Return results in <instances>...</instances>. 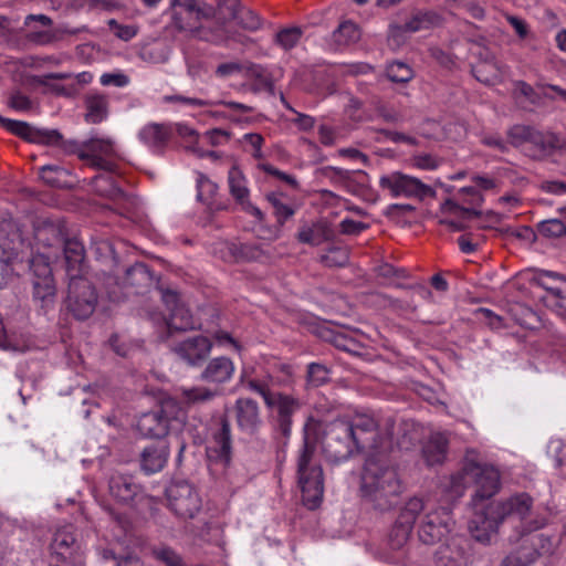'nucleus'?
I'll return each instance as SVG.
<instances>
[{
  "instance_id": "nucleus-45",
  "label": "nucleus",
  "mask_w": 566,
  "mask_h": 566,
  "mask_svg": "<svg viewBox=\"0 0 566 566\" xmlns=\"http://www.w3.org/2000/svg\"><path fill=\"white\" fill-rule=\"evenodd\" d=\"M151 557L165 566H187L182 556L172 547L160 544L150 548Z\"/></svg>"
},
{
  "instance_id": "nucleus-64",
  "label": "nucleus",
  "mask_w": 566,
  "mask_h": 566,
  "mask_svg": "<svg viewBox=\"0 0 566 566\" xmlns=\"http://www.w3.org/2000/svg\"><path fill=\"white\" fill-rule=\"evenodd\" d=\"M340 232L347 235H357L368 229V224L353 219H344L340 224Z\"/></svg>"
},
{
  "instance_id": "nucleus-53",
  "label": "nucleus",
  "mask_w": 566,
  "mask_h": 566,
  "mask_svg": "<svg viewBox=\"0 0 566 566\" xmlns=\"http://www.w3.org/2000/svg\"><path fill=\"white\" fill-rule=\"evenodd\" d=\"M302 34L303 31L298 27L286 28L276 33L275 42L284 50H291L298 43Z\"/></svg>"
},
{
  "instance_id": "nucleus-60",
  "label": "nucleus",
  "mask_w": 566,
  "mask_h": 566,
  "mask_svg": "<svg viewBox=\"0 0 566 566\" xmlns=\"http://www.w3.org/2000/svg\"><path fill=\"white\" fill-rule=\"evenodd\" d=\"M218 189V186L212 182L209 178H207L205 175L199 174L197 178V198L200 201H207L209 198H211Z\"/></svg>"
},
{
  "instance_id": "nucleus-42",
  "label": "nucleus",
  "mask_w": 566,
  "mask_h": 566,
  "mask_svg": "<svg viewBox=\"0 0 566 566\" xmlns=\"http://www.w3.org/2000/svg\"><path fill=\"white\" fill-rule=\"evenodd\" d=\"M359 39V28L352 21L342 22L332 33V41L336 49L356 43Z\"/></svg>"
},
{
  "instance_id": "nucleus-1",
  "label": "nucleus",
  "mask_w": 566,
  "mask_h": 566,
  "mask_svg": "<svg viewBox=\"0 0 566 566\" xmlns=\"http://www.w3.org/2000/svg\"><path fill=\"white\" fill-rule=\"evenodd\" d=\"M303 444L297 457V483L302 493V502L308 510L317 509L324 495V473L322 467L314 462L318 432L322 431L321 446L327 461L339 463L349 459L355 451H360L357 443L363 438L353 436L349 421L334 420L322 424L308 418L304 424Z\"/></svg>"
},
{
  "instance_id": "nucleus-30",
  "label": "nucleus",
  "mask_w": 566,
  "mask_h": 566,
  "mask_svg": "<svg viewBox=\"0 0 566 566\" xmlns=\"http://www.w3.org/2000/svg\"><path fill=\"white\" fill-rule=\"evenodd\" d=\"M61 251L65 260V269L69 279L71 274L81 275L85 261V249L83 243L76 238H66Z\"/></svg>"
},
{
  "instance_id": "nucleus-9",
  "label": "nucleus",
  "mask_w": 566,
  "mask_h": 566,
  "mask_svg": "<svg viewBox=\"0 0 566 566\" xmlns=\"http://www.w3.org/2000/svg\"><path fill=\"white\" fill-rule=\"evenodd\" d=\"M302 407L303 403L300 398L282 391L277 392L271 403L266 406V409L272 415L274 432L281 434L285 439H289L292 433L294 417Z\"/></svg>"
},
{
  "instance_id": "nucleus-58",
  "label": "nucleus",
  "mask_w": 566,
  "mask_h": 566,
  "mask_svg": "<svg viewBox=\"0 0 566 566\" xmlns=\"http://www.w3.org/2000/svg\"><path fill=\"white\" fill-rule=\"evenodd\" d=\"M67 175V170L55 165H46L40 169L41 179L52 187H62L60 177Z\"/></svg>"
},
{
  "instance_id": "nucleus-34",
  "label": "nucleus",
  "mask_w": 566,
  "mask_h": 566,
  "mask_svg": "<svg viewBox=\"0 0 566 566\" xmlns=\"http://www.w3.org/2000/svg\"><path fill=\"white\" fill-rule=\"evenodd\" d=\"M266 200L273 209L277 226L283 227L298 210V205L283 192H270Z\"/></svg>"
},
{
  "instance_id": "nucleus-3",
  "label": "nucleus",
  "mask_w": 566,
  "mask_h": 566,
  "mask_svg": "<svg viewBox=\"0 0 566 566\" xmlns=\"http://www.w3.org/2000/svg\"><path fill=\"white\" fill-rule=\"evenodd\" d=\"M403 492L402 482L389 457L370 452L365 460L359 494L363 503L380 513L392 510Z\"/></svg>"
},
{
  "instance_id": "nucleus-15",
  "label": "nucleus",
  "mask_w": 566,
  "mask_h": 566,
  "mask_svg": "<svg viewBox=\"0 0 566 566\" xmlns=\"http://www.w3.org/2000/svg\"><path fill=\"white\" fill-rule=\"evenodd\" d=\"M174 25L179 31L196 33L199 30V21L208 18L210 13L200 8L196 0H171Z\"/></svg>"
},
{
  "instance_id": "nucleus-63",
  "label": "nucleus",
  "mask_w": 566,
  "mask_h": 566,
  "mask_svg": "<svg viewBox=\"0 0 566 566\" xmlns=\"http://www.w3.org/2000/svg\"><path fill=\"white\" fill-rule=\"evenodd\" d=\"M8 106L18 112H27L31 109L32 102L27 95H23L20 91H14L9 96Z\"/></svg>"
},
{
  "instance_id": "nucleus-32",
  "label": "nucleus",
  "mask_w": 566,
  "mask_h": 566,
  "mask_svg": "<svg viewBox=\"0 0 566 566\" xmlns=\"http://www.w3.org/2000/svg\"><path fill=\"white\" fill-rule=\"evenodd\" d=\"M494 505L502 521L511 516H517L522 520L530 513L533 506V499L527 493H520L504 502H496Z\"/></svg>"
},
{
  "instance_id": "nucleus-10",
  "label": "nucleus",
  "mask_w": 566,
  "mask_h": 566,
  "mask_svg": "<svg viewBox=\"0 0 566 566\" xmlns=\"http://www.w3.org/2000/svg\"><path fill=\"white\" fill-rule=\"evenodd\" d=\"M175 403L165 402L143 413L137 420V430L146 438L161 440L169 431L170 422L175 418Z\"/></svg>"
},
{
  "instance_id": "nucleus-43",
  "label": "nucleus",
  "mask_w": 566,
  "mask_h": 566,
  "mask_svg": "<svg viewBox=\"0 0 566 566\" xmlns=\"http://www.w3.org/2000/svg\"><path fill=\"white\" fill-rule=\"evenodd\" d=\"M536 560L535 549L522 541L516 549L503 558L502 566H530Z\"/></svg>"
},
{
  "instance_id": "nucleus-23",
  "label": "nucleus",
  "mask_w": 566,
  "mask_h": 566,
  "mask_svg": "<svg viewBox=\"0 0 566 566\" xmlns=\"http://www.w3.org/2000/svg\"><path fill=\"white\" fill-rule=\"evenodd\" d=\"M52 19L45 14H29L24 19V25L29 29L25 38L38 45H46L54 41L55 34L51 30Z\"/></svg>"
},
{
  "instance_id": "nucleus-38",
  "label": "nucleus",
  "mask_w": 566,
  "mask_h": 566,
  "mask_svg": "<svg viewBox=\"0 0 566 566\" xmlns=\"http://www.w3.org/2000/svg\"><path fill=\"white\" fill-rule=\"evenodd\" d=\"M473 76L485 85H494L500 82V66L492 54L472 66Z\"/></svg>"
},
{
  "instance_id": "nucleus-6",
  "label": "nucleus",
  "mask_w": 566,
  "mask_h": 566,
  "mask_svg": "<svg viewBox=\"0 0 566 566\" xmlns=\"http://www.w3.org/2000/svg\"><path fill=\"white\" fill-rule=\"evenodd\" d=\"M97 305V293L94 285L82 275L71 274L66 307L80 321L88 318Z\"/></svg>"
},
{
  "instance_id": "nucleus-35",
  "label": "nucleus",
  "mask_w": 566,
  "mask_h": 566,
  "mask_svg": "<svg viewBox=\"0 0 566 566\" xmlns=\"http://www.w3.org/2000/svg\"><path fill=\"white\" fill-rule=\"evenodd\" d=\"M170 135L169 126L157 123L144 126L138 134L139 139L156 153L161 151L168 143Z\"/></svg>"
},
{
  "instance_id": "nucleus-44",
  "label": "nucleus",
  "mask_w": 566,
  "mask_h": 566,
  "mask_svg": "<svg viewBox=\"0 0 566 566\" xmlns=\"http://www.w3.org/2000/svg\"><path fill=\"white\" fill-rule=\"evenodd\" d=\"M17 260L11 252H0V291L9 287L19 277L14 268Z\"/></svg>"
},
{
  "instance_id": "nucleus-26",
  "label": "nucleus",
  "mask_w": 566,
  "mask_h": 566,
  "mask_svg": "<svg viewBox=\"0 0 566 566\" xmlns=\"http://www.w3.org/2000/svg\"><path fill=\"white\" fill-rule=\"evenodd\" d=\"M349 426L352 427L354 437L364 439L361 443H357L360 451L370 448L374 449L373 452H378V423L374 417L368 415H358L352 422L349 421Z\"/></svg>"
},
{
  "instance_id": "nucleus-33",
  "label": "nucleus",
  "mask_w": 566,
  "mask_h": 566,
  "mask_svg": "<svg viewBox=\"0 0 566 566\" xmlns=\"http://www.w3.org/2000/svg\"><path fill=\"white\" fill-rule=\"evenodd\" d=\"M220 6L224 7L228 10V14L243 29L256 31L261 28V18L255 12L241 7L239 0H223Z\"/></svg>"
},
{
  "instance_id": "nucleus-28",
  "label": "nucleus",
  "mask_w": 566,
  "mask_h": 566,
  "mask_svg": "<svg viewBox=\"0 0 566 566\" xmlns=\"http://www.w3.org/2000/svg\"><path fill=\"white\" fill-rule=\"evenodd\" d=\"M155 283L153 271L143 262L134 263L125 272V286L133 289L136 294L147 292Z\"/></svg>"
},
{
  "instance_id": "nucleus-49",
  "label": "nucleus",
  "mask_w": 566,
  "mask_h": 566,
  "mask_svg": "<svg viewBox=\"0 0 566 566\" xmlns=\"http://www.w3.org/2000/svg\"><path fill=\"white\" fill-rule=\"evenodd\" d=\"M535 128L528 125H514L507 130V138L510 144L515 147H526L530 143L531 136L534 134Z\"/></svg>"
},
{
  "instance_id": "nucleus-16",
  "label": "nucleus",
  "mask_w": 566,
  "mask_h": 566,
  "mask_svg": "<svg viewBox=\"0 0 566 566\" xmlns=\"http://www.w3.org/2000/svg\"><path fill=\"white\" fill-rule=\"evenodd\" d=\"M469 544L462 536H451L439 546L433 556L436 566H468Z\"/></svg>"
},
{
  "instance_id": "nucleus-37",
  "label": "nucleus",
  "mask_w": 566,
  "mask_h": 566,
  "mask_svg": "<svg viewBox=\"0 0 566 566\" xmlns=\"http://www.w3.org/2000/svg\"><path fill=\"white\" fill-rule=\"evenodd\" d=\"M448 439L443 433H433L423 447V458L428 465L442 463L448 450Z\"/></svg>"
},
{
  "instance_id": "nucleus-62",
  "label": "nucleus",
  "mask_w": 566,
  "mask_h": 566,
  "mask_svg": "<svg viewBox=\"0 0 566 566\" xmlns=\"http://www.w3.org/2000/svg\"><path fill=\"white\" fill-rule=\"evenodd\" d=\"M217 391L206 387H193L185 390V397L190 402H205L211 400Z\"/></svg>"
},
{
  "instance_id": "nucleus-20",
  "label": "nucleus",
  "mask_w": 566,
  "mask_h": 566,
  "mask_svg": "<svg viewBox=\"0 0 566 566\" xmlns=\"http://www.w3.org/2000/svg\"><path fill=\"white\" fill-rule=\"evenodd\" d=\"M169 458V446L165 440H158L146 446L139 455L140 470L149 475L160 472Z\"/></svg>"
},
{
  "instance_id": "nucleus-11",
  "label": "nucleus",
  "mask_w": 566,
  "mask_h": 566,
  "mask_svg": "<svg viewBox=\"0 0 566 566\" xmlns=\"http://www.w3.org/2000/svg\"><path fill=\"white\" fill-rule=\"evenodd\" d=\"M423 509L424 503L419 497H412L405 504L389 533L392 549H400L407 544L416 518Z\"/></svg>"
},
{
  "instance_id": "nucleus-50",
  "label": "nucleus",
  "mask_w": 566,
  "mask_h": 566,
  "mask_svg": "<svg viewBox=\"0 0 566 566\" xmlns=\"http://www.w3.org/2000/svg\"><path fill=\"white\" fill-rule=\"evenodd\" d=\"M69 77H71V74L67 73H49L33 76L32 82L38 85L48 86L51 92L57 95L69 96L71 92L65 86L49 83L50 80H66Z\"/></svg>"
},
{
  "instance_id": "nucleus-56",
  "label": "nucleus",
  "mask_w": 566,
  "mask_h": 566,
  "mask_svg": "<svg viewBox=\"0 0 566 566\" xmlns=\"http://www.w3.org/2000/svg\"><path fill=\"white\" fill-rule=\"evenodd\" d=\"M348 260V253L338 247L331 248L326 254H322L319 258L321 263L329 268L345 266Z\"/></svg>"
},
{
  "instance_id": "nucleus-54",
  "label": "nucleus",
  "mask_w": 566,
  "mask_h": 566,
  "mask_svg": "<svg viewBox=\"0 0 566 566\" xmlns=\"http://www.w3.org/2000/svg\"><path fill=\"white\" fill-rule=\"evenodd\" d=\"M247 75L250 77L255 78L256 81V88L258 91H272L273 90V82L268 74L266 70L259 64H250L247 67Z\"/></svg>"
},
{
  "instance_id": "nucleus-29",
  "label": "nucleus",
  "mask_w": 566,
  "mask_h": 566,
  "mask_svg": "<svg viewBox=\"0 0 566 566\" xmlns=\"http://www.w3.org/2000/svg\"><path fill=\"white\" fill-rule=\"evenodd\" d=\"M233 373V361L226 356H220L211 359L207 364L200 375V378L206 382L220 385L229 381L232 378Z\"/></svg>"
},
{
  "instance_id": "nucleus-8",
  "label": "nucleus",
  "mask_w": 566,
  "mask_h": 566,
  "mask_svg": "<svg viewBox=\"0 0 566 566\" xmlns=\"http://www.w3.org/2000/svg\"><path fill=\"white\" fill-rule=\"evenodd\" d=\"M379 186L382 190H388L390 196L395 198L406 197L423 200L427 197L436 196L434 189L430 186L423 184L416 177L405 175L400 171L381 176Z\"/></svg>"
},
{
  "instance_id": "nucleus-7",
  "label": "nucleus",
  "mask_w": 566,
  "mask_h": 566,
  "mask_svg": "<svg viewBox=\"0 0 566 566\" xmlns=\"http://www.w3.org/2000/svg\"><path fill=\"white\" fill-rule=\"evenodd\" d=\"M170 510L179 517L193 518L201 510V497L188 481H174L166 491Z\"/></svg>"
},
{
  "instance_id": "nucleus-27",
  "label": "nucleus",
  "mask_w": 566,
  "mask_h": 566,
  "mask_svg": "<svg viewBox=\"0 0 566 566\" xmlns=\"http://www.w3.org/2000/svg\"><path fill=\"white\" fill-rule=\"evenodd\" d=\"M221 253L229 263L260 261L265 255L260 245L240 242H224Z\"/></svg>"
},
{
  "instance_id": "nucleus-14",
  "label": "nucleus",
  "mask_w": 566,
  "mask_h": 566,
  "mask_svg": "<svg viewBox=\"0 0 566 566\" xmlns=\"http://www.w3.org/2000/svg\"><path fill=\"white\" fill-rule=\"evenodd\" d=\"M451 516L446 509H437L428 512L418 530L420 542L426 545H433L444 538L451 531Z\"/></svg>"
},
{
  "instance_id": "nucleus-24",
  "label": "nucleus",
  "mask_w": 566,
  "mask_h": 566,
  "mask_svg": "<svg viewBox=\"0 0 566 566\" xmlns=\"http://www.w3.org/2000/svg\"><path fill=\"white\" fill-rule=\"evenodd\" d=\"M85 150L88 153V164L91 167L102 169L106 172H114L116 164L104 158L114 153L113 143L107 139L92 138L85 142Z\"/></svg>"
},
{
  "instance_id": "nucleus-25",
  "label": "nucleus",
  "mask_w": 566,
  "mask_h": 566,
  "mask_svg": "<svg viewBox=\"0 0 566 566\" xmlns=\"http://www.w3.org/2000/svg\"><path fill=\"white\" fill-rule=\"evenodd\" d=\"M108 491L113 499L119 503H130L142 494L143 489L132 475L115 473L109 478Z\"/></svg>"
},
{
  "instance_id": "nucleus-40",
  "label": "nucleus",
  "mask_w": 566,
  "mask_h": 566,
  "mask_svg": "<svg viewBox=\"0 0 566 566\" xmlns=\"http://www.w3.org/2000/svg\"><path fill=\"white\" fill-rule=\"evenodd\" d=\"M167 326L170 332H186L196 329L199 326V323L193 318L190 311L182 304L174 307L172 312L169 314Z\"/></svg>"
},
{
  "instance_id": "nucleus-19",
  "label": "nucleus",
  "mask_w": 566,
  "mask_h": 566,
  "mask_svg": "<svg viewBox=\"0 0 566 566\" xmlns=\"http://www.w3.org/2000/svg\"><path fill=\"white\" fill-rule=\"evenodd\" d=\"M6 129L29 143L55 144L61 139V133L57 129L36 128L22 120L11 119Z\"/></svg>"
},
{
  "instance_id": "nucleus-61",
  "label": "nucleus",
  "mask_w": 566,
  "mask_h": 566,
  "mask_svg": "<svg viewBox=\"0 0 566 566\" xmlns=\"http://www.w3.org/2000/svg\"><path fill=\"white\" fill-rule=\"evenodd\" d=\"M107 24L114 34L123 41L132 40L138 32V28L136 25L119 24L115 19H111Z\"/></svg>"
},
{
  "instance_id": "nucleus-4",
  "label": "nucleus",
  "mask_w": 566,
  "mask_h": 566,
  "mask_svg": "<svg viewBox=\"0 0 566 566\" xmlns=\"http://www.w3.org/2000/svg\"><path fill=\"white\" fill-rule=\"evenodd\" d=\"M470 485L476 486L472 502L478 507L479 502L492 497L500 490V473L491 465L474 461L468 453L461 470L450 476L449 492L459 497Z\"/></svg>"
},
{
  "instance_id": "nucleus-57",
  "label": "nucleus",
  "mask_w": 566,
  "mask_h": 566,
  "mask_svg": "<svg viewBox=\"0 0 566 566\" xmlns=\"http://www.w3.org/2000/svg\"><path fill=\"white\" fill-rule=\"evenodd\" d=\"M48 146H59L64 153L70 155H77L81 160L88 159V153L85 150V142L80 143L74 139L64 140L61 135V139L55 144H46Z\"/></svg>"
},
{
  "instance_id": "nucleus-55",
  "label": "nucleus",
  "mask_w": 566,
  "mask_h": 566,
  "mask_svg": "<svg viewBox=\"0 0 566 566\" xmlns=\"http://www.w3.org/2000/svg\"><path fill=\"white\" fill-rule=\"evenodd\" d=\"M523 542L528 546L535 549L536 559L543 554L553 553V542L549 536L544 534H534L526 538H523Z\"/></svg>"
},
{
  "instance_id": "nucleus-48",
  "label": "nucleus",
  "mask_w": 566,
  "mask_h": 566,
  "mask_svg": "<svg viewBox=\"0 0 566 566\" xmlns=\"http://www.w3.org/2000/svg\"><path fill=\"white\" fill-rule=\"evenodd\" d=\"M436 19V14L431 12L419 11L415 13L408 21L396 28V32L406 30L407 33H415L423 29L430 28Z\"/></svg>"
},
{
  "instance_id": "nucleus-59",
  "label": "nucleus",
  "mask_w": 566,
  "mask_h": 566,
  "mask_svg": "<svg viewBox=\"0 0 566 566\" xmlns=\"http://www.w3.org/2000/svg\"><path fill=\"white\" fill-rule=\"evenodd\" d=\"M538 232L547 238L562 237L566 233V224L559 219L544 220L537 226Z\"/></svg>"
},
{
  "instance_id": "nucleus-31",
  "label": "nucleus",
  "mask_w": 566,
  "mask_h": 566,
  "mask_svg": "<svg viewBox=\"0 0 566 566\" xmlns=\"http://www.w3.org/2000/svg\"><path fill=\"white\" fill-rule=\"evenodd\" d=\"M334 238V231L325 221H316L311 226H302L296 234L298 242L312 247L321 245L324 242L331 241Z\"/></svg>"
},
{
  "instance_id": "nucleus-21",
  "label": "nucleus",
  "mask_w": 566,
  "mask_h": 566,
  "mask_svg": "<svg viewBox=\"0 0 566 566\" xmlns=\"http://www.w3.org/2000/svg\"><path fill=\"white\" fill-rule=\"evenodd\" d=\"M24 244V238L20 223L11 216L0 219V252H11L18 258L20 249Z\"/></svg>"
},
{
  "instance_id": "nucleus-22",
  "label": "nucleus",
  "mask_w": 566,
  "mask_h": 566,
  "mask_svg": "<svg viewBox=\"0 0 566 566\" xmlns=\"http://www.w3.org/2000/svg\"><path fill=\"white\" fill-rule=\"evenodd\" d=\"M216 426L211 434V450L217 454V458L229 463L232 455L231 423L228 417L222 415L218 418Z\"/></svg>"
},
{
  "instance_id": "nucleus-17",
  "label": "nucleus",
  "mask_w": 566,
  "mask_h": 566,
  "mask_svg": "<svg viewBox=\"0 0 566 566\" xmlns=\"http://www.w3.org/2000/svg\"><path fill=\"white\" fill-rule=\"evenodd\" d=\"M526 156L534 160H545L556 150L566 153V139L554 133H543L535 129L530 143L523 148Z\"/></svg>"
},
{
  "instance_id": "nucleus-13",
  "label": "nucleus",
  "mask_w": 566,
  "mask_h": 566,
  "mask_svg": "<svg viewBox=\"0 0 566 566\" xmlns=\"http://www.w3.org/2000/svg\"><path fill=\"white\" fill-rule=\"evenodd\" d=\"M234 419L238 429L251 438L256 437L264 422L261 408L252 398H238L233 406Z\"/></svg>"
},
{
  "instance_id": "nucleus-46",
  "label": "nucleus",
  "mask_w": 566,
  "mask_h": 566,
  "mask_svg": "<svg viewBox=\"0 0 566 566\" xmlns=\"http://www.w3.org/2000/svg\"><path fill=\"white\" fill-rule=\"evenodd\" d=\"M331 368L322 363H310L306 367V386L317 388L331 381Z\"/></svg>"
},
{
  "instance_id": "nucleus-12",
  "label": "nucleus",
  "mask_w": 566,
  "mask_h": 566,
  "mask_svg": "<svg viewBox=\"0 0 566 566\" xmlns=\"http://www.w3.org/2000/svg\"><path fill=\"white\" fill-rule=\"evenodd\" d=\"M502 522L501 515L499 514L494 502H492L481 510L476 509L474 511L473 516L469 521L468 528L471 536L476 542L489 545Z\"/></svg>"
},
{
  "instance_id": "nucleus-51",
  "label": "nucleus",
  "mask_w": 566,
  "mask_h": 566,
  "mask_svg": "<svg viewBox=\"0 0 566 566\" xmlns=\"http://www.w3.org/2000/svg\"><path fill=\"white\" fill-rule=\"evenodd\" d=\"M102 557L105 560L114 562V566H145L142 557L135 553L116 555L113 549H103Z\"/></svg>"
},
{
  "instance_id": "nucleus-41",
  "label": "nucleus",
  "mask_w": 566,
  "mask_h": 566,
  "mask_svg": "<svg viewBox=\"0 0 566 566\" xmlns=\"http://www.w3.org/2000/svg\"><path fill=\"white\" fill-rule=\"evenodd\" d=\"M541 287L547 292L546 296H543V301L547 306L555 310H566L563 301L566 300V276L557 277L555 285H548L541 281Z\"/></svg>"
},
{
  "instance_id": "nucleus-36",
  "label": "nucleus",
  "mask_w": 566,
  "mask_h": 566,
  "mask_svg": "<svg viewBox=\"0 0 566 566\" xmlns=\"http://www.w3.org/2000/svg\"><path fill=\"white\" fill-rule=\"evenodd\" d=\"M271 376H266L264 378L252 377L251 373L247 369H243L240 375V385L248 389L251 392H254L262 397L265 407L271 403L275 395L279 391H273L270 386Z\"/></svg>"
},
{
  "instance_id": "nucleus-39",
  "label": "nucleus",
  "mask_w": 566,
  "mask_h": 566,
  "mask_svg": "<svg viewBox=\"0 0 566 566\" xmlns=\"http://www.w3.org/2000/svg\"><path fill=\"white\" fill-rule=\"evenodd\" d=\"M85 120L91 124L103 122L108 112V99L103 94H88L85 97Z\"/></svg>"
},
{
  "instance_id": "nucleus-47",
  "label": "nucleus",
  "mask_w": 566,
  "mask_h": 566,
  "mask_svg": "<svg viewBox=\"0 0 566 566\" xmlns=\"http://www.w3.org/2000/svg\"><path fill=\"white\" fill-rule=\"evenodd\" d=\"M230 193L238 203H243L249 198V189L245 186V179L242 172L232 167L228 176Z\"/></svg>"
},
{
  "instance_id": "nucleus-2",
  "label": "nucleus",
  "mask_w": 566,
  "mask_h": 566,
  "mask_svg": "<svg viewBox=\"0 0 566 566\" xmlns=\"http://www.w3.org/2000/svg\"><path fill=\"white\" fill-rule=\"evenodd\" d=\"M67 238L65 223L60 220H39L34 227V240L38 252L29 261L32 282V298L43 314L54 308L56 301V284L50 265L52 258H57Z\"/></svg>"
},
{
  "instance_id": "nucleus-18",
  "label": "nucleus",
  "mask_w": 566,
  "mask_h": 566,
  "mask_svg": "<svg viewBox=\"0 0 566 566\" xmlns=\"http://www.w3.org/2000/svg\"><path fill=\"white\" fill-rule=\"evenodd\" d=\"M212 348L211 340L203 335H196L178 343L174 352L179 358L189 365L201 364L210 354Z\"/></svg>"
},
{
  "instance_id": "nucleus-52",
  "label": "nucleus",
  "mask_w": 566,
  "mask_h": 566,
  "mask_svg": "<svg viewBox=\"0 0 566 566\" xmlns=\"http://www.w3.org/2000/svg\"><path fill=\"white\" fill-rule=\"evenodd\" d=\"M387 76L395 83H407L413 77L412 69L400 61H395L387 66Z\"/></svg>"
},
{
  "instance_id": "nucleus-5",
  "label": "nucleus",
  "mask_w": 566,
  "mask_h": 566,
  "mask_svg": "<svg viewBox=\"0 0 566 566\" xmlns=\"http://www.w3.org/2000/svg\"><path fill=\"white\" fill-rule=\"evenodd\" d=\"M50 549L55 562L51 566H85L84 549L73 525H64L56 530Z\"/></svg>"
}]
</instances>
